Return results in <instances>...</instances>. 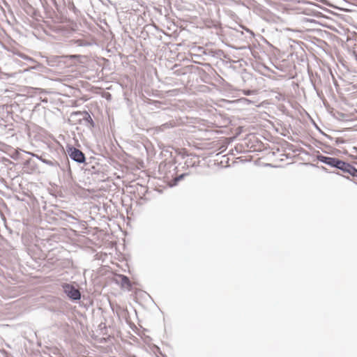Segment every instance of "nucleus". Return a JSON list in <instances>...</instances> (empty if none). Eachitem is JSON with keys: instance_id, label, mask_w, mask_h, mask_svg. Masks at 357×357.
Here are the masks:
<instances>
[{"instance_id": "obj_1", "label": "nucleus", "mask_w": 357, "mask_h": 357, "mask_svg": "<svg viewBox=\"0 0 357 357\" xmlns=\"http://www.w3.org/2000/svg\"><path fill=\"white\" fill-rule=\"evenodd\" d=\"M316 158L317 160L328 165L331 167L337 169L343 173L348 174L353 177L357 178V169L347 162H344L337 158L328 157L321 154H317Z\"/></svg>"}, {"instance_id": "obj_2", "label": "nucleus", "mask_w": 357, "mask_h": 357, "mask_svg": "<svg viewBox=\"0 0 357 357\" xmlns=\"http://www.w3.org/2000/svg\"><path fill=\"white\" fill-rule=\"evenodd\" d=\"M64 293L73 301H78L81 298V293L73 285L65 283L62 285Z\"/></svg>"}, {"instance_id": "obj_3", "label": "nucleus", "mask_w": 357, "mask_h": 357, "mask_svg": "<svg viewBox=\"0 0 357 357\" xmlns=\"http://www.w3.org/2000/svg\"><path fill=\"white\" fill-rule=\"evenodd\" d=\"M68 153L70 158L73 160H74L78 163H84L85 162V160H86L85 155L83 153V152L82 151H80L79 149H78L75 147L71 146V147L68 148Z\"/></svg>"}, {"instance_id": "obj_4", "label": "nucleus", "mask_w": 357, "mask_h": 357, "mask_svg": "<svg viewBox=\"0 0 357 357\" xmlns=\"http://www.w3.org/2000/svg\"><path fill=\"white\" fill-rule=\"evenodd\" d=\"M71 116H77L79 117L78 120L82 122L83 124L86 126H90L93 127V121L87 112H74L71 114Z\"/></svg>"}, {"instance_id": "obj_5", "label": "nucleus", "mask_w": 357, "mask_h": 357, "mask_svg": "<svg viewBox=\"0 0 357 357\" xmlns=\"http://www.w3.org/2000/svg\"><path fill=\"white\" fill-rule=\"evenodd\" d=\"M72 43L74 45H75L77 47H86V46H90L91 45V43L86 42L82 39L74 40L72 41Z\"/></svg>"}, {"instance_id": "obj_6", "label": "nucleus", "mask_w": 357, "mask_h": 357, "mask_svg": "<svg viewBox=\"0 0 357 357\" xmlns=\"http://www.w3.org/2000/svg\"><path fill=\"white\" fill-rule=\"evenodd\" d=\"M120 278H121V283L123 287H129L131 286L130 281L127 276L121 275Z\"/></svg>"}, {"instance_id": "obj_7", "label": "nucleus", "mask_w": 357, "mask_h": 357, "mask_svg": "<svg viewBox=\"0 0 357 357\" xmlns=\"http://www.w3.org/2000/svg\"><path fill=\"white\" fill-rule=\"evenodd\" d=\"M43 162L53 167L59 166V163L55 160H50L45 158L44 160H43Z\"/></svg>"}, {"instance_id": "obj_8", "label": "nucleus", "mask_w": 357, "mask_h": 357, "mask_svg": "<svg viewBox=\"0 0 357 357\" xmlns=\"http://www.w3.org/2000/svg\"><path fill=\"white\" fill-rule=\"evenodd\" d=\"M186 176V174H182L178 176H176L174 180V184L173 185H176V183L181 181L185 176Z\"/></svg>"}, {"instance_id": "obj_9", "label": "nucleus", "mask_w": 357, "mask_h": 357, "mask_svg": "<svg viewBox=\"0 0 357 357\" xmlns=\"http://www.w3.org/2000/svg\"><path fill=\"white\" fill-rule=\"evenodd\" d=\"M27 154L29 155H31L32 157H34L37 159H38L39 160H40L42 162H43V160H44L45 158H43L42 155H38L36 153H31V152H26Z\"/></svg>"}, {"instance_id": "obj_10", "label": "nucleus", "mask_w": 357, "mask_h": 357, "mask_svg": "<svg viewBox=\"0 0 357 357\" xmlns=\"http://www.w3.org/2000/svg\"><path fill=\"white\" fill-rule=\"evenodd\" d=\"M243 93L246 96H250L255 93L254 91L252 90H244Z\"/></svg>"}, {"instance_id": "obj_11", "label": "nucleus", "mask_w": 357, "mask_h": 357, "mask_svg": "<svg viewBox=\"0 0 357 357\" xmlns=\"http://www.w3.org/2000/svg\"><path fill=\"white\" fill-rule=\"evenodd\" d=\"M30 162H31V160H28L26 162V164H28V163H29Z\"/></svg>"}]
</instances>
